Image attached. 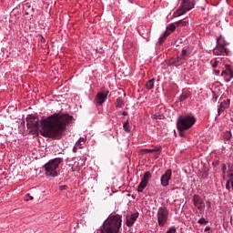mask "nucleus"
<instances>
[{
  "label": "nucleus",
  "mask_w": 233,
  "mask_h": 233,
  "mask_svg": "<svg viewBox=\"0 0 233 233\" xmlns=\"http://www.w3.org/2000/svg\"><path fill=\"white\" fill-rule=\"evenodd\" d=\"M74 119V116L68 114L55 113L39 121V116L35 115H28L25 118L27 127L29 128L42 127L41 135L44 137H50L51 139H60L66 130V126Z\"/></svg>",
  "instance_id": "nucleus-1"
},
{
  "label": "nucleus",
  "mask_w": 233,
  "mask_h": 233,
  "mask_svg": "<svg viewBox=\"0 0 233 233\" xmlns=\"http://www.w3.org/2000/svg\"><path fill=\"white\" fill-rule=\"evenodd\" d=\"M123 219L121 215H109L104 221L100 233H119Z\"/></svg>",
  "instance_id": "nucleus-2"
},
{
  "label": "nucleus",
  "mask_w": 233,
  "mask_h": 233,
  "mask_svg": "<svg viewBox=\"0 0 233 233\" xmlns=\"http://www.w3.org/2000/svg\"><path fill=\"white\" fill-rule=\"evenodd\" d=\"M63 157H56L50 159L46 164L43 166L45 169V174L46 177H57L59 174L57 173V168H59V165L63 163Z\"/></svg>",
  "instance_id": "nucleus-3"
},
{
  "label": "nucleus",
  "mask_w": 233,
  "mask_h": 233,
  "mask_svg": "<svg viewBox=\"0 0 233 233\" xmlns=\"http://www.w3.org/2000/svg\"><path fill=\"white\" fill-rule=\"evenodd\" d=\"M198 119L194 116V113H184L180 115L177 120V127L183 129L190 130L196 125Z\"/></svg>",
  "instance_id": "nucleus-4"
},
{
  "label": "nucleus",
  "mask_w": 233,
  "mask_h": 233,
  "mask_svg": "<svg viewBox=\"0 0 233 233\" xmlns=\"http://www.w3.org/2000/svg\"><path fill=\"white\" fill-rule=\"evenodd\" d=\"M228 45V43H227V41H225V38L220 35L217 39L216 47L213 49L214 56H228V54H230V50L227 48Z\"/></svg>",
  "instance_id": "nucleus-5"
},
{
  "label": "nucleus",
  "mask_w": 233,
  "mask_h": 233,
  "mask_svg": "<svg viewBox=\"0 0 233 233\" xmlns=\"http://www.w3.org/2000/svg\"><path fill=\"white\" fill-rule=\"evenodd\" d=\"M168 208L167 207H160L157 212L158 227H165L168 221Z\"/></svg>",
  "instance_id": "nucleus-6"
},
{
  "label": "nucleus",
  "mask_w": 233,
  "mask_h": 233,
  "mask_svg": "<svg viewBox=\"0 0 233 233\" xmlns=\"http://www.w3.org/2000/svg\"><path fill=\"white\" fill-rule=\"evenodd\" d=\"M196 3L194 0H182L180 7L177 10V15H183L194 8Z\"/></svg>",
  "instance_id": "nucleus-7"
},
{
  "label": "nucleus",
  "mask_w": 233,
  "mask_h": 233,
  "mask_svg": "<svg viewBox=\"0 0 233 233\" xmlns=\"http://www.w3.org/2000/svg\"><path fill=\"white\" fill-rule=\"evenodd\" d=\"M108 94H110V91L108 89L105 87L101 88V91L98 92L95 96V103L96 106H103V104L108 98Z\"/></svg>",
  "instance_id": "nucleus-8"
},
{
  "label": "nucleus",
  "mask_w": 233,
  "mask_h": 233,
  "mask_svg": "<svg viewBox=\"0 0 233 233\" xmlns=\"http://www.w3.org/2000/svg\"><path fill=\"white\" fill-rule=\"evenodd\" d=\"M170 179H172V169L166 170L160 177V183L163 187H168L170 185Z\"/></svg>",
  "instance_id": "nucleus-9"
},
{
  "label": "nucleus",
  "mask_w": 233,
  "mask_h": 233,
  "mask_svg": "<svg viewBox=\"0 0 233 233\" xmlns=\"http://www.w3.org/2000/svg\"><path fill=\"white\" fill-rule=\"evenodd\" d=\"M221 76L224 77L226 83H230L233 79V70L230 68V65H226V70H223Z\"/></svg>",
  "instance_id": "nucleus-10"
},
{
  "label": "nucleus",
  "mask_w": 233,
  "mask_h": 233,
  "mask_svg": "<svg viewBox=\"0 0 233 233\" xmlns=\"http://www.w3.org/2000/svg\"><path fill=\"white\" fill-rule=\"evenodd\" d=\"M139 218V213L136 212L133 213L129 216H127V225L128 227H134V223H136V221L137 220V218Z\"/></svg>",
  "instance_id": "nucleus-11"
},
{
  "label": "nucleus",
  "mask_w": 233,
  "mask_h": 233,
  "mask_svg": "<svg viewBox=\"0 0 233 233\" xmlns=\"http://www.w3.org/2000/svg\"><path fill=\"white\" fill-rule=\"evenodd\" d=\"M183 63H185V60H183V58L178 56L177 57H172L169 61H168V66H181V65H183Z\"/></svg>",
  "instance_id": "nucleus-12"
},
{
  "label": "nucleus",
  "mask_w": 233,
  "mask_h": 233,
  "mask_svg": "<svg viewBox=\"0 0 233 233\" xmlns=\"http://www.w3.org/2000/svg\"><path fill=\"white\" fill-rule=\"evenodd\" d=\"M193 205L198 210H203V198L199 195L193 196Z\"/></svg>",
  "instance_id": "nucleus-13"
},
{
  "label": "nucleus",
  "mask_w": 233,
  "mask_h": 233,
  "mask_svg": "<svg viewBox=\"0 0 233 233\" xmlns=\"http://www.w3.org/2000/svg\"><path fill=\"white\" fill-rule=\"evenodd\" d=\"M230 106V99L224 100L223 102L220 103V105L218 107V116H221V112H225L227 108Z\"/></svg>",
  "instance_id": "nucleus-14"
},
{
  "label": "nucleus",
  "mask_w": 233,
  "mask_h": 233,
  "mask_svg": "<svg viewBox=\"0 0 233 233\" xmlns=\"http://www.w3.org/2000/svg\"><path fill=\"white\" fill-rule=\"evenodd\" d=\"M189 97H192V92L188 89H183L182 94L178 96V101L183 103V101H187Z\"/></svg>",
  "instance_id": "nucleus-15"
},
{
  "label": "nucleus",
  "mask_w": 233,
  "mask_h": 233,
  "mask_svg": "<svg viewBox=\"0 0 233 233\" xmlns=\"http://www.w3.org/2000/svg\"><path fill=\"white\" fill-rule=\"evenodd\" d=\"M189 51H190V46H186L184 48H182L180 56L183 58L184 61L188 56Z\"/></svg>",
  "instance_id": "nucleus-16"
},
{
  "label": "nucleus",
  "mask_w": 233,
  "mask_h": 233,
  "mask_svg": "<svg viewBox=\"0 0 233 233\" xmlns=\"http://www.w3.org/2000/svg\"><path fill=\"white\" fill-rule=\"evenodd\" d=\"M85 143H86V137H80L76 143V147L77 148H83V147H85Z\"/></svg>",
  "instance_id": "nucleus-17"
},
{
  "label": "nucleus",
  "mask_w": 233,
  "mask_h": 233,
  "mask_svg": "<svg viewBox=\"0 0 233 233\" xmlns=\"http://www.w3.org/2000/svg\"><path fill=\"white\" fill-rule=\"evenodd\" d=\"M149 179H152V174L149 171H146L143 177L141 178V181L148 184Z\"/></svg>",
  "instance_id": "nucleus-18"
},
{
  "label": "nucleus",
  "mask_w": 233,
  "mask_h": 233,
  "mask_svg": "<svg viewBox=\"0 0 233 233\" xmlns=\"http://www.w3.org/2000/svg\"><path fill=\"white\" fill-rule=\"evenodd\" d=\"M115 105L116 108H123L125 106V100H123L121 97H118L115 102Z\"/></svg>",
  "instance_id": "nucleus-19"
},
{
  "label": "nucleus",
  "mask_w": 233,
  "mask_h": 233,
  "mask_svg": "<svg viewBox=\"0 0 233 233\" xmlns=\"http://www.w3.org/2000/svg\"><path fill=\"white\" fill-rule=\"evenodd\" d=\"M170 34V32L168 31H165L161 35L160 37L158 38V43H164L165 40L167 39V37H168V35Z\"/></svg>",
  "instance_id": "nucleus-20"
},
{
  "label": "nucleus",
  "mask_w": 233,
  "mask_h": 233,
  "mask_svg": "<svg viewBox=\"0 0 233 233\" xmlns=\"http://www.w3.org/2000/svg\"><path fill=\"white\" fill-rule=\"evenodd\" d=\"M148 184L147 182H144L141 180V182L139 183L138 187H137V192H143L146 188V187H147Z\"/></svg>",
  "instance_id": "nucleus-21"
},
{
  "label": "nucleus",
  "mask_w": 233,
  "mask_h": 233,
  "mask_svg": "<svg viewBox=\"0 0 233 233\" xmlns=\"http://www.w3.org/2000/svg\"><path fill=\"white\" fill-rule=\"evenodd\" d=\"M156 79L152 78L150 80H148L146 83V88H147V90H152V88H154V83H155Z\"/></svg>",
  "instance_id": "nucleus-22"
},
{
  "label": "nucleus",
  "mask_w": 233,
  "mask_h": 233,
  "mask_svg": "<svg viewBox=\"0 0 233 233\" xmlns=\"http://www.w3.org/2000/svg\"><path fill=\"white\" fill-rule=\"evenodd\" d=\"M123 128L125 130V132H127V134H130L131 129H130V122L128 120H127L124 124H123Z\"/></svg>",
  "instance_id": "nucleus-23"
},
{
  "label": "nucleus",
  "mask_w": 233,
  "mask_h": 233,
  "mask_svg": "<svg viewBox=\"0 0 233 233\" xmlns=\"http://www.w3.org/2000/svg\"><path fill=\"white\" fill-rule=\"evenodd\" d=\"M177 130H178V134L180 137H187V128H180L179 127H177Z\"/></svg>",
  "instance_id": "nucleus-24"
},
{
  "label": "nucleus",
  "mask_w": 233,
  "mask_h": 233,
  "mask_svg": "<svg viewBox=\"0 0 233 233\" xmlns=\"http://www.w3.org/2000/svg\"><path fill=\"white\" fill-rule=\"evenodd\" d=\"M177 25H176V22L174 24H169L167 26V30L166 32H170V34H172V32H174V30H176V27Z\"/></svg>",
  "instance_id": "nucleus-25"
},
{
  "label": "nucleus",
  "mask_w": 233,
  "mask_h": 233,
  "mask_svg": "<svg viewBox=\"0 0 233 233\" xmlns=\"http://www.w3.org/2000/svg\"><path fill=\"white\" fill-rule=\"evenodd\" d=\"M175 25L177 26H187V25H188V21H187V20H179V21L175 22Z\"/></svg>",
  "instance_id": "nucleus-26"
},
{
  "label": "nucleus",
  "mask_w": 233,
  "mask_h": 233,
  "mask_svg": "<svg viewBox=\"0 0 233 233\" xmlns=\"http://www.w3.org/2000/svg\"><path fill=\"white\" fill-rule=\"evenodd\" d=\"M71 170L72 172H79V170H81V167H79V162H75L71 167Z\"/></svg>",
  "instance_id": "nucleus-27"
},
{
  "label": "nucleus",
  "mask_w": 233,
  "mask_h": 233,
  "mask_svg": "<svg viewBox=\"0 0 233 233\" xmlns=\"http://www.w3.org/2000/svg\"><path fill=\"white\" fill-rule=\"evenodd\" d=\"M210 65H211V66H212V69H213V70H216V68H218V65H219V61H218L217 58L212 59V60L210 61Z\"/></svg>",
  "instance_id": "nucleus-28"
},
{
  "label": "nucleus",
  "mask_w": 233,
  "mask_h": 233,
  "mask_svg": "<svg viewBox=\"0 0 233 233\" xmlns=\"http://www.w3.org/2000/svg\"><path fill=\"white\" fill-rule=\"evenodd\" d=\"M224 139H225V141H230V139H232V132L226 131L224 133Z\"/></svg>",
  "instance_id": "nucleus-29"
},
{
  "label": "nucleus",
  "mask_w": 233,
  "mask_h": 233,
  "mask_svg": "<svg viewBox=\"0 0 233 233\" xmlns=\"http://www.w3.org/2000/svg\"><path fill=\"white\" fill-rule=\"evenodd\" d=\"M154 119H165V115L163 113H156L154 115Z\"/></svg>",
  "instance_id": "nucleus-30"
},
{
  "label": "nucleus",
  "mask_w": 233,
  "mask_h": 233,
  "mask_svg": "<svg viewBox=\"0 0 233 233\" xmlns=\"http://www.w3.org/2000/svg\"><path fill=\"white\" fill-rule=\"evenodd\" d=\"M200 177L202 179H207L208 177V170L205 169L201 174Z\"/></svg>",
  "instance_id": "nucleus-31"
},
{
  "label": "nucleus",
  "mask_w": 233,
  "mask_h": 233,
  "mask_svg": "<svg viewBox=\"0 0 233 233\" xmlns=\"http://www.w3.org/2000/svg\"><path fill=\"white\" fill-rule=\"evenodd\" d=\"M228 182L231 184V188H232V190H233V173H228Z\"/></svg>",
  "instance_id": "nucleus-32"
},
{
  "label": "nucleus",
  "mask_w": 233,
  "mask_h": 233,
  "mask_svg": "<svg viewBox=\"0 0 233 233\" xmlns=\"http://www.w3.org/2000/svg\"><path fill=\"white\" fill-rule=\"evenodd\" d=\"M198 223H199V225H208V220H206L205 218H201L198 220Z\"/></svg>",
  "instance_id": "nucleus-33"
},
{
  "label": "nucleus",
  "mask_w": 233,
  "mask_h": 233,
  "mask_svg": "<svg viewBox=\"0 0 233 233\" xmlns=\"http://www.w3.org/2000/svg\"><path fill=\"white\" fill-rule=\"evenodd\" d=\"M176 232H177L176 226H171L166 233H176Z\"/></svg>",
  "instance_id": "nucleus-34"
},
{
  "label": "nucleus",
  "mask_w": 233,
  "mask_h": 233,
  "mask_svg": "<svg viewBox=\"0 0 233 233\" xmlns=\"http://www.w3.org/2000/svg\"><path fill=\"white\" fill-rule=\"evenodd\" d=\"M24 199L25 201H32L34 199V197L30 196V194L28 193L25 196Z\"/></svg>",
  "instance_id": "nucleus-35"
},
{
  "label": "nucleus",
  "mask_w": 233,
  "mask_h": 233,
  "mask_svg": "<svg viewBox=\"0 0 233 233\" xmlns=\"http://www.w3.org/2000/svg\"><path fill=\"white\" fill-rule=\"evenodd\" d=\"M212 167H214L215 168H218V167H219V159H215L212 162Z\"/></svg>",
  "instance_id": "nucleus-36"
},
{
  "label": "nucleus",
  "mask_w": 233,
  "mask_h": 233,
  "mask_svg": "<svg viewBox=\"0 0 233 233\" xmlns=\"http://www.w3.org/2000/svg\"><path fill=\"white\" fill-rule=\"evenodd\" d=\"M221 170H222L223 176H225V174H227V164L221 165Z\"/></svg>",
  "instance_id": "nucleus-37"
},
{
  "label": "nucleus",
  "mask_w": 233,
  "mask_h": 233,
  "mask_svg": "<svg viewBox=\"0 0 233 233\" xmlns=\"http://www.w3.org/2000/svg\"><path fill=\"white\" fill-rule=\"evenodd\" d=\"M143 154H154L153 149H142Z\"/></svg>",
  "instance_id": "nucleus-38"
},
{
  "label": "nucleus",
  "mask_w": 233,
  "mask_h": 233,
  "mask_svg": "<svg viewBox=\"0 0 233 233\" xmlns=\"http://www.w3.org/2000/svg\"><path fill=\"white\" fill-rule=\"evenodd\" d=\"M233 172V165L231 163H228V174Z\"/></svg>",
  "instance_id": "nucleus-39"
},
{
  "label": "nucleus",
  "mask_w": 233,
  "mask_h": 233,
  "mask_svg": "<svg viewBox=\"0 0 233 233\" xmlns=\"http://www.w3.org/2000/svg\"><path fill=\"white\" fill-rule=\"evenodd\" d=\"M218 97L219 96L216 94V92H213V97H212L213 103H216V101H218Z\"/></svg>",
  "instance_id": "nucleus-40"
},
{
  "label": "nucleus",
  "mask_w": 233,
  "mask_h": 233,
  "mask_svg": "<svg viewBox=\"0 0 233 233\" xmlns=\"http://www.w3.org/2000/svg\"><path fill=\"white\" fill-rule=\"evenodd\" d=\"M68 189V186L66 185H64V186H60L59 187V191L60 192H63V190H67Z\"/></svg>",
  "instance_id": "nucleus-41"
},
{
  "label": "nucleus",
  "mask_w": 233,
  "mask_h": 233,
  "mask_svg": "<svg viewBox=\"0 0 233 233\" xmlns=\"http://www.w3.org/2000/svg\"><path fill=\"white\" fill-rule=\"evenodd\" d=\"M152 150H153V153L154 152H161L162 148H161V147H154V148H152Z\"/></svg>",
  "instance_id": "nucleus-42"
},
{
  "label": "nucleus",
  "mask_w": 233,
  "mask_h": 233,
  "mask_svg": "<svg viewBox=\"0 0 233 233\" xmlns=\"http://www.w3.org/2000/svg\"><path fill=\"white\" fill-rule=\"evenodd\" d=\"M206 207H207L208 209V208H211L212 204H211L210 200H207V201H206Z\"/></svg>",
  "instance_id": "nucleus-43"
},
{
  "label": "nucleus",
  "mask_w": 233,
  "mask_h": 233,
  "mask_svg": "<svg viewBox=\"0 0 233 233\" xmlns=\"http://www.w3.org/2000/svg\"><path fill=\"white\" fill-rule=\"evenodd\" d=\"M213 74L215 75V76H219V74H220V71H219V69H213Z\"/></svg>",
  "instance_id": "nucleus-44"
},
{
  "label": "nucleus",
  "mask_w": 233,
  "mask_h": 233,
  "mask_svg": "<svg viewBox=\"0 0 233 233\" xmlns=\"http://www.w3.org/2000/svg\"><path fill=\"white\" fill-rule=\"evenodd\" d=\"M230 182L228 180L227 183H226V188L227 190L230 191Z\"/></svg>",
  "instance_id": "nucleus-45"
},
{
  "label": "nucleus",
  "mask_w": 233,
  "mask_h": 233,
  "mask_svg": "<svg viewBox=\"0 0 233 233\" xmlns=\"http://www.w3.org/2000/svg\"><path fill=\"white\" fill-rule=\"evenodd\" d=\"M208 230H210V226H207V227L205 228V232H208Z\"/></svg>",
  "instance_id": "nucleus-46"
},
{
  "label": "nucleus",
  "mask_w": 233,
  "mask_h": 233,
  "mask_svg": "<svg viewBox=\"0 0 233 233\" xmlns=\"http://www.w3.org/2000/svg\"><path fill=\"white\" fill-rule=\"evenodd\" d=\"M122 116H128V112L123 111V112H122Z\"/></svg>",
  "instance_id": "nucleus-47"
},
{
  "label": "nucleus",
  "mask_w": 233,
  "mask_h": 233,
  "mask_svg": "<svg viewBox=\"0 0 233 233\" xmlns=\"http://www.w3.org/2000/svg\"><path fill=\"white\" fill-rule=\"evenodd\" d=\"M40 37H41L42 43H45V37H43V35H40Z\"/></svg>",
  "instance_id": "nucleus-48"
},
{
  "label": "nucleus",
  "mask_w": 233,
  "mask_h": 233,
  "mask_svg": "<svg viewBox=\"0 0 233 233\" xmlns=\"http://www.w3.org/2000/svg\"><path fill=\"white\" fill-rule=\"evenodd\" d=\"M73 152H77V147H74Z\"/></svg>",
  "instance_id": "nucleus-49"
},
{
  "label": "nucleus",
  "mask_w": 233,
  "mask_h": 233,
  "mask_svg": "<svg viewBox=\"0 0 233 233\" xmlns=\"http://www.w3.org/2000/svg\"><path fill=\"white\" fill-rule=\"evenodd\" d=\"M157 157H159V155H157V156L156 157V159H157Z\"/></svg>",
  "instance_id": "nucleus-50"
},
{
  "label": "nucleus",
  "mask_w": 233,
  "mask_h": 233,
  "mask_svg": "<svg viewBox=\"0 0 233 233\" xmlns=\"http://www.w3.org/2000/svg\"><path fill=\"white\" fill-rule=\"evenodd\" d=\"M25 15H28V12H25Z\"/></svg>",
  "instance_id": "nucleus-51"
},
{
  "label": "nucleus",
  "mask_w": 233,
  "mask_h": 233,
  "mask_svg": "<svg viewBox=\"0 0 233 233\" xmlns=\"http://www.w3.org/2000/svg\"><path fill=\"white\" fill-rule=\"evenodd\" d=\"M111 96H112V95H111V94H109V95H108V97H110Z\"/></svg>",
  "instance_id": "nucleus-52"
}]
</instances>
